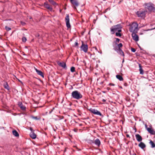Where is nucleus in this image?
<instances>
[{
    "instance_id": "obj_22",
    "label": "nucleus",
    "mask_w": 155,
    "mask_h": 155,
    "mask_svg": "<svg viewBox=\"0 0 155 155\" xmlns=\"http://www.w3.org/2000/svg\"><path fill=\"white\" fill-rule=\"evenodd\" d=\"M3 86L5 88L7 89L8 90H9V87L8 85L7 82H4L3 84Z\"/></svg>"
},
{
    "instance_id": "obj_4",
    "label": "nucleus",
    "mask_w": 155,
    "mask_h": 155,
    "mask_svg": "<svg viewBox=\"0 0 155 155\" xmlns=\"http://www.w3.org/2000/svg\"><path fill=\"white\" fill-rule=\"evenodd\" d=\"M147 12V11L143 10H140L136 13V14L138 17L144 18Z\"/></svg>"
},
{
    "instance_id": "obj_44",
    "label": "nucleus",
    "mask_w": 155,
    "mask_h": 155,
    "mask_svg": "<svg viewBox=\"0 0 155 155\" xmlns=\"http://www.w3.org/2000/svg\"><path fill=\"white\" fill-rule=\"evenodd\" d=\"M36 37H39V35L38 34H37L36 35Z\"/></svg>"
},
{
    "instance_id": "obj_33",
    "label": "nucleus",
    "mask_w": 155,
    "mask_h": 155,
    "mask_svg": "<svg viewBox=\"0 0 155 155\" xmlns=\"http://www.w3.org/2000/svg\"><path fill=\"white\" fill-rule=\"evenodd\" d=\"M117 45L118 47V49H120V47H122V46L123 45L122 43H120L119 44H118Z\"/></svg>"
},
{
    "instance_id": "obj_14",
    "label": "nucleus",
    "mask_w": 155,
    "mask_h": 155,
    "mask_svg": "<svg viewBox=\"0 0 155 155\" xmlns=\"http://www.w3.org/2000/svg\"><path fill=\"white\" fill-rule=\"evenodd\" d=\"M58 64L60 66L62 67L64 69L67 68L66 64L64 62H60Z\"/></svg>"
},
{
    "instance_id": "obj_31",
    "label": "nucleus",
    "mask_w": 155,
    "mask_h": 155,
    "mask_svg": "<svg viewBox=\"0 0 155 155\" xmlns=\"http://www.w3.org/2000/svg\"><path fill=\"white\" fill-rule=\"evenodd\" d=\"M31 117L32 118L36 120H39L40 119L39 118H38L37 117L32 116Z\"/></svg>"
},
{
    "instance_id": "obj_10",
    "label": "nucleus",
    "mask_w": 155,
    "mask_h": 155,
    "mask_svg": "<svg viewBox=\"0 0 155 155\" xmlns=\"http://www.w3.org/2000/svg\"><path fill=\"white\" fill-rule=\"evenodd\" d=\"M132 36L133 39L135 41H138L139 40L138 36L135 33V32H132Z\"/></svg>"
},
{
    "instance_id": "obj_50",
    "label": "nucleus",
    "mask_w": 155,
    "mask_h": 155,
    "mask_svg": "<svg viewBox=\"0 0 155 155\" xmlns=\"http://www.w3.org/2000/svg\"><path fill=\"white\" fill-rule=\"evenodd\" d=\"M135 145H137V143H135Z\"/></svg>"
},
{
    "instance_id": "obj_41",
    "label": "nucleus",
    "mask_w": 155,
    "mask_h": 155,
    "mask_svg": "<svg viewBox=\"0 0 155 155\" xmlns=\"http://www.w3.org/2000/svg\"><path fill=\"white\" fill-rule=\"evenodd\" d=\"M54 109V108H53V109H52L51 111H50L49 112V114H51V112H52V111H53V110Z\"/></svg>"
},
{
    "instance_id": "obj_30",
    "label": "nucleus",
    "mask_w": 155,
    "mask_h": 155,
    "mask_svg": "<svg viewBox=\"0 0 155 155\" xmlns=\"http://www.w3.org/2000/svg\"><path fill=\"white\" fill-rule=\"evenodd\" d=\"M22 41L24 42H26V41L27 40L26 38L25 37H23L22 38Z\"/></svg>"
},
{
    "instance_id": "obj_38",
    "label": "nucleus",
    "mask_w": 155,
    "mask_h": 155,
    "mask_svg": "<svg viewBox=\"0 0 155 155\" xmlns=\"http://www.w3.org/2000/svg\"><path fill=\"white\" fill-rule=\"evenodd\" d=\"M109 85L112 86H114L115 85L113 83H110Z\"/></svg>"
},
{
    "instance_id": "obj_42",
    "label": "nucleus",
    "mask_w": 155,
    "mask_h": 155,
    "mask_svg": "<svg viewBox=\"0 0 155 155\" xmlns=\"http://www.w3.org/2000/svg\"><path fill=\"white\" fill-rule=\"evenodd\" d=\"M75 44L76 46H78V43L77 42H75Z\"/></svg>"
},
{
    "instance_id": "obj_9",
    "label": "nucleus",
    "mask_w": 155,
    "mask_h": 155,
    "mask_svg": "<svg viewBox=\"0 0 155 155\" xmlns=\"http://www.w3.org/2000/svg\"><path fill=\"white\" fill-rule=\"evenodd\" d=\"M91 143H94L98 147H99L101 144V142L99 139H97L94 141L91 140Z\"/></svg>"
},
{
    "instance_id": "obj_21",
    "label": "nucleus",
    "mask_w": 155,
    "mask_h": 155,
    "mask_svg": "<svg viewBox=\"0 0 155 155\" xmlns=\"http://www.w3.org/2000/svg\"><path fill=\"white\" fill-rule=\"evenodd\" d=\"M12 134L15 137H18L19 136V134L17 131L15 130L12 131Z\"/></svg>"
},
{
    "instance_id": "obj_23",
    "label": "nucleus",
    "mask_w": 155,
    "mask_h": 155,
    "mask_svg": "<svg viewBox=\"0 0 155 155\" xmlns=\"http://www.w3.org/2000/svg\"><path fill=\"white\" fill-rule=\"evenodd\" d=\"M116 77L120 81H122L123 80V77L120 75H117Z\"/></svg>"
},
{
    "instance_id": "obj_12",
    "label": "nucleus",
    "mask_w": 155,
    "mask_h": 155,
    "mask_svg": "<svg viewBox=\"0 0 155 155\" xmlns=\"http://www.w3.org/2000/svg\"><path fill=\"white\" fill-rule=\"evenodd\" d=\"M147 131L151 134H155V131L151 128H148L147 129Z\"/></svg>"
},
{
    "instance_id": "obj_2",
    "label": "nucleus",
    "mask_w": 155,
    "mask_h": 155,
    "mask_svg": "<svg viewBox=\"0 0 155 155\" xmlns=\"http://www.w3.org/2000/svg\"><path fill=\"white\" fill-rule=\"evenodd\" d=\"M71 97L73 98L79 100L82 97V95L81 93L78 91H73L71 94Z\"/></svg>"
},
{
    "instance_id": "obj_11",
    "label": "nucleus",
    "mask_w": 155,
    "mask_h": 155,
    "mask_svg": "<svg viewBox=\"0 0 155 155\" xmlns=\"http://www.w3.org/2000/svg\"><path fill=\"white\" fill-rule=\"evenodd\" d=\"M18 105L22 110H25L26 107L23 105L21 102H19L18 103Z\"/></svg>"
},
{
    "instance_id": "obj_18",
    "label": "nucleus",
    "mask_w": 155,
    "mask_h": 155,
    "mask_svg": "<svg viewBox=\"0 0 155 155\" xmlns=\"http://www.w3.org/2000/svg\"><path fill=\"white\" fill-rule=\"evenodd\" d=\"M138 146L142 149L145 148L146 146L145 144L142 142H140L138 144Z\"/></svg>"
},
{
    "instance_id": "obj_46",
    "label": "nucleus",
    "mask_w": 155,
    "mask_h": 155,
    "mask_svg": "<svg viewBox=\"0 0 155 155\" xmlns=\"http://www.w3.org/2000/svg\"><path fill=\"white\" fill-rule=\"evenodd\" d=\"M144 25H143V26H141V27H144Z\"/></svg>"
},
{
    "instance_id": "obj_36",
    "label": "nucleus",
    "mask_w": 155,
    "mask_h": 155,
    "mask_svg": "<svg viewBox=\"0 0 155 155\" xmlns=\"http://www.w3.org/2000/svg\"><path fill=\"white\" fill-rule=\"evenodd\" d=\"M116 41L117 42H118L120 41V39L118 38H116Z\"/></svg>"
},
{
    "instance_id": "obj_15",
    "label": "nucleus",
    "mask_w": 155,
    "mask_h": 155,
    "mask_svg": "<svg viewBox=\"0 0 155 155\" xmlns=\"http://www.w3.org/2000/svg\"><path fill=\"white\" fill-rule=\"evenodd\" d=\"M35 69L36 72L38 75L41 76L43 78L44 77L43 74L41 71L38 70L37 68H35Z\"/></svg>"
},
{
    "instance_id": "obj_48",
    "label": "nucleus",
    "mask_w": 155,
    "mask_h": 155,
    "mask_svg": "<svg viewBox=\"0 0 155 155\" xmlns=\"http://www.w3.org/2000/svg\"><path fill=\"white\" fill-rule=\"evenodd\" d=\"M124 59H123V61H122V62H124Z\"/></svg>"
},
{
    "instance_id": "obj_32",
    "label": "nucleus",
    "mask_w": 155,
    "mask_h": 155,
    "mask_svg": "<svg viewBox=\"0 0 155 155\" xmlns=\"http://www.w3.org/2000/svg\"><path fill=\"white\" fill-rule=\"evenodd\" d=\"M5 29L7 31H9L11 30V28L7 26L5 27Z\"/></svg>"
},
{
    "instance_id": "obj_37",
    "label": "nucleus",
    "mask_w": 155,
    "mask_h": 155,
    "mask_svg": "<svg viewBox=\"0 0 155 155\" xmlns=\"http://www.w3.org/2000/svg\"><path fill=\"white\" fill-rule=\"evenodd\" d=\"M21 24L23 25H24L25 24V22L22 21L21 22Z\"/></svg>"
},
{
    "instance_id": "obj_19",
    "label": "nucleus",
    "mask_w": 155,
    "mask_h": 155,
    "mask_svg": "<svg viewBox=\"0 0 155 155\" xmlns=\"http://www.w3.org/2000/svg\"><path fill=\"white\" fill-rule=\"evenodd\" d=\"M71 2L72 4L76 6H78V2L76 0H71Z\"/></svg>"
},
{
    "instance_id": "obj_51",
    "label": "nucleus",
    "mask_w": 155,
    "mask_h": 155,
    "mask_svg": "<svg viewBox=\"0 0 155 155\" xmlns=\"http://www.w3.org/2000/svg\"><path fill=\"white\" fill-rule=\"evenodd\" d=\"M103 93H105V92L104 91V92H103Z\"/></svg>"
},
{
    "instance_id": "obj_45",
    "label": "nucleus",
    "mask_w": 155,
    "mask_h": 155,
    "mask_svg": "<svg viewBox=\"0 0 155 155\" xmlns=\"http://www.w3.org/2000/svg\"><path fill=\"white\" fill-rule=\"evenodd\" d=\"M127 137H129V135H127Z\"/></svg>"
},
{
    "instance_id": "obj_40",
    "label": "nucleus",
    "mask_w": 155,
    "mask_h": 155,
    "mask_svg": "<svg viewBox=\"0 0 155 155\" xmlns=\"http://www.w3.org/2000/svg\"><path fill=\"white\" fill-rule=\"evenodd\" d=\"M30 130H31V132H34V130L32 129V128H30Z\"/></svg>"
},
{
    "instance_id": "obj_20",
    "label": "nucleus",
    "mask_w": 155,
    "mask_h": 155,
    "mask_svg": "<svg viewBox=\"0 0 155 155\" xmlns=\"http://www.w3.org/2000/svg\"><path fill=\"white\" fill-rule=\"evenodd\" d=\"M139 70L140 72V74H143V71L142 68V66L141 64H139Z\"/></svg>"
},
{
    "instance_id": "obj_6",
    "label": "nucleus",
    "mask_w": 155,
    "mask_h": 155,
    "mask_svg": "<svg viewBox=\"0 0 155 155\" xmlns=\"http://www.w3.org/2000/svg\"><path fill=\"white\" fill-rule=\"evenodd\" d=\"M65 21L66 23V26L67 28H69L71 27V25L70 23V19L69 16L68 14H67L65 18Z\"/></svg>"
},
{
    "instance_id": "obj_3",
    "label": "nucleus",
    "mask_w": 155,
    "mask_h": 155,
    "mask_svg": "<svg viewBox=\"0 0 155 155\" xmlns=\"http://www.w3.org/2000/svg\"><path fill=\"white\" fill-rule=\"evenodd\" d=\"M138 25L136 22H133L130 25L129 31L131 32H137L138 30Z\"/></svg>"
},
{
    "instance_id": "obj_43",
    "label": "nucleus",
    "mask_w": 155,
    "mask_h": 155,
    "mask_svg": "<svg viewBox=\"0 0 155 155\" xmlns=\"http://www.w3.org/2000/svg\"><path fill=\"white\" fill-rule=\"evenodd\" d=\"M102 101L103 102H105L106 101V100L105 99H103L102 100Z\"/></svg>"
},
{
    "instance_id": "obj_47",
    "label": "nucleus",
    "mask_w": 155,
    "mask_h": 155,
    "mask_svg": "<svg viewBox=\"0 0 155 155\" xmlns=\"http://www.w3.org/2000/svg\"><path fill=\"white\" fill-rule=\"evenodd\" d=\"M152 29H149L148 30H152Z\"/></svg>"
},
{
    "instance_id": "obj_7",
    "label": "nucleus",
    "mask_w": 155,
    "mask_h": 155,
    "mask_svg": "<svg viewBox=\"0 0 155 155\" xmlns=\"http://www.w3.org/2000/svg\"><path fill=\"white\" fill-rule=\"evenodd\" d=\"M90 111L92 113H93L94 114L99 115L100 116H102V117L103 116V115H102L101 113L97 110H95L94 109H91L90 110Z\"/></svg>"
},
{
    "instance_id": "obj_39",
    "label": "nucleus",
    "mask_w": 155,
    "mask_h": 155,
    "mask_svg": "<svg viewBox=\"0 0 155 155\" xmlns=\"http://www.w3.org/2000/svg\"><path fill=\"white\" fill-rule=\"evenodd\" d=\"M145 127L146 129L147 130V128H148V127H147V124H145Z\"/></svg>"
},
{
    "instance_id": "obj_34",
    "label": "nucleus",
    "mask_w": 155,
    "mask_h": 155,
    "mask_svg": "<svg viewBox=\"0 0 155 155\" xmlns=\"http://www.w3.org/2000/svg\"><path fill=\"white\" fill-rule=\"evenodd\" d=\"M110 8H107V9H106L105 10L104 12V13H105L108 10H110Z\"/></svg>"
},
{
    "instance_id": "obj_29",
    "label": "nucleus",
    "mask_w": 155,
    "mask_h": 155,
    "mask_svg": "<svg viewBox=\"0 0 155 155\" xmlns=\"http://www.w3.org/2000/svg\"><path fill=\"white\" fill-rule=\"evenodd\" d=\"M75 68L74 67H72L71 68V71L72 72H73L75 71Z\"/></svg>"
},
{
    "instance_id": "obj_24",
    "label": "nucleus",
    "mask_w": 155,
    "mask_h": 155,
    "mask_svg": "<svg viewBox=\"0 0 155 155\" xmlns=\"http://www.w3.org/2000/svg\"><path fill=\"white\" fill-rule=\"evenodd\" d=\"M49 2L52 5L55 6L57 5V3L53 0H48Z\"/></svg>"
},
{
    "instance_id": "obj_49",
    "label": "nucleus",
    "mask_w": 155,
    "mask_h": 155,
    "mask_svg": "<svg viewBox=\"0 0 155 155\" xmlns=\"http://www.w3.org/2000/svg\"><path fill=\"white\" fill-rule=\"evenodd\" d=\"M132 155H136L135 154H133Z\"/></svg>"
},
{
    "instance_id": "obj_26",
    "label": "nucleus",
    "mask_w": 155,
    "mask_h": 155,
    "mask_svg": "<svg viewBox=\"0 0 155 155\" xmlns=\"http://www.w3.org/2000/svg\"><path fill=\"white\" fill-rule=\"evenodd\" d=\"M50 6V5L46 2H45L44 3V6L46 8Z\"/></svg>"
},
{
    "instance_id": "obj_25",
    "label": "nucleus",
    "mask_w": 155,
    "mask_h": 155,
    "mask_svg": "<svg viewBox=\"0 0 155 155\" xmlns=\"http://www.w3.org/2000/svg\"><path fill=\"white\" fill-rule=\"evenodd\" d=\"M150 143L151 145V147L152 148H154L155 147V144L151 140L150 141Z\"/></svg>"
},
{
    "instance_id": "obj_27",
    "label": "nucleus",
    "mask_w": 155,
    "mask_h": 155,
    "mask_svg": "<svg viewBox=\"0 0 155 155\" xmlns=\"http://www.w3.org/2000/svg\"><path fill=\"white\" fill-rule=\"evenodd\" d=\"M47 9L49 10V11H50L51 12H52L53 10V8L51 6H50L48 7L47 8Z\"/></svg>"
},
{
    "instance_id": "obj_17",
    "label": "nucleus",
    "mask_w": 155,
    "mask_h": 155,
    "mask_svg": "<svg viewBox=\"0 0 155 155\" xmlns=\"http://www.w3.org/2000/svg\"><path fill=\"white\" fill-rule=\"evenodd\" d=\"M30 136L33 139H35L36 137V135L34 132H31L30 134Z\"/></svg>"
},
{
    "instance_id": "obj_35",
    "label": "nucleus",
    "mask_w": 155,
    "mask_h": 155,
    "mask_svg": "<svg viewBox=\"0 0 155 155\" xmlns=\"http://www.w3.org/2000/svg\"><path fill=\"white\" fill-rule=\"evenodd\" d=\"M131 51L132 52H134L136 51V50L134 48H131Z\"/></svg>"
},
{
    "instance_id": "obj_8",
    "label": "nucleus",
    "mask_w": 155,
    "mask_h": 155,
    "mask_svg": "<svg viewBox=\"0 0 155 155\" xmlns=\"http://www.w3.org/2000/svg\"><path fill=\"white\" fill-rule=\"evenodd\" d=\"M82 44L81 46V49L85 52H87V51L88 46L87 45H85L82 41Z\"/></svg>"
},
{
    "instance_id": "obj_13",
    "label": "nucleus",
    "mask_w": 155,
    "mask_h": 155,
    "mask_svg": "<svg viewBox=\"0 0 155 155\" xmlns=\"http://www.w3.org/2000/svg\"><path fill=\"white\" fill-rule=\"evenodd\" d=\"M135 137L138 142H140L142 140V137L139 134H136Z\"/></svg>"
},
{
    "instance_id": "obj_16",
    "label": "nucleus",
    "mask_w": 155,
    "mask_h": 155,
    "mask_svg": "<svg viewBox=\"0 0 155 155\" xmlns=\"http://www.w3.org/2000/svg\"><path fill=\"white\" fill-rule=\"evenodd\" d=\"M114 50L116 51H117V52L119 53V54H120V55H122L123 56H124V52L121 49H114Z\"/></svg>"
},
{
    "instance_id": "obj_28",
    "label": "nucleus",
    "mask_w": 155,
    "mask_h": 155,
    "mask_svg": "<svg viewBox=\"0 0 155 155\" xmlns=\"http://www.w3.org/2000/svg\"><path fill=\"white\" fill-rule=\"evenodd\" d=\"M116 35L117 36H119V37H121V35L120 32H116Z\"/></svg>"
},
{
    "instance_id": "obj_1",
    "label": "nucleus",
    "mask_w": 155,
    "mask_h": 155,
    "mask_svg": "<svg viewBox=\"0 0 155 155\" xmlns=\"http://www.w3.org/2000/svg\"><path fill=\"white\" fill-rule=\"evenodd\" d=\"M122 28V26L120 24L114 25L111 27L110 31L113 34H114L116 31L120 32L121 31Z\"/></svg>"
},
{
    "instance_id": "obj_5",
    "label": "nucleus",
    "mask_w": 155,
    "mask_h": 155,
    "mask_svg": "<svg viewBox=\"0 0 155 155\" xmlns=\"http://www.w3.org/2000/svg\"><path fill=\"white\" fill-rule=\"evenodd\" d=\"M145 8L150 11H152L155 9L153 4L151 2L145 4Z\"/></svg>"
}]
</instances>
